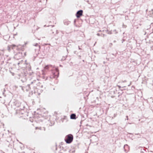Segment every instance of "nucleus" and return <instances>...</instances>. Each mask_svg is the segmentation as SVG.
<instances>
[{"label":"nucleus","mask_w":153,"mask_h":153,"mask_svg":"<svg viewBox=\"0 0 153 153\" xmlns=\"http://www.w3.org/2000/svg\"><path fill=\"white\" fill-rule=\"evenodd\" d=\"M79 50H81V48H79Z\"/></svg>","instance_id":"14"},{"label":"nucleus","mask_w":153,"mask_h":153,"mask_svg":"<svg viewBox=\"0 0 153 153\" xmlns=\"http://www.w3.org/2000/svg\"><path fill=\"white\" fill-rule=\"evenodd\" d=\"M15 47H16L18 48H19L20 47V45H8L7 47V49L9 51H10V49L12 48V49H13V48Z\"/></svg>","instance_id":"4"},{"label":"nucleus","mask_w":153,"mask_h":153,"mask_svg":"<svg viewBox=\"0 0 153 153\" xmlns=\"http://www.w3.org/2000/svg\"><path fill=\"white\" fill-rule=\"evenodd\" d=\"M76 115L75 114H73L71 115V119H76Z\"/></svg>","instance_id":"8"},{"label":"nucleus","mask_w":153,"mask_h":153,"mask_svg":"<svg viewBox=\"0 0 153 153\" xmlns=\"http://www.w3.org/2000/svg\"><path fill=\"white\" fill-rule=\"evenodd\" d=\"M73 136L71 134H69L66 136L65 138V141L67 143H71L73 141Z\"/></svg>","instance_id":"2"},{"label":"nucleus","mask_w":153,"mask_h":153,"mask_svg":"<svg viewBox=\"0 0 153 153\" xmlns=\"http://www.w3.org/2000/svg\"><path fill=\"white\" fill-rule=\"evenodd\" d=\"M83 11L82 10H79L78 11L76 14V16L77 18H79L82 14Z\"/></svg>","instance_id":"5"},{"label":"nucleus","mask_w":153,"mask_h":153,"mask_svg":"<svg viewBox=\"0 0 153 153\" xmlns=\"http://www.w3.org/2000/svg\"><path fill=\"white\" fill-rule=\"evenodd\" d=\"M53 66L51 65H48L46 66L45 67L44 70L42 71V74H45V72H46V70H48L49 68H53Z\"/></svg>","instance_id":"3"},{"label":"nucleus","mask_w":153,"mask_h":153,"mask_svg":"<svg viewBox=\"0 0 153 153\" xmlns=\"http://www.w3.org/2000/svg\"><path fill=\"white\" fill-rule=\"evenodd\" d=\"M117 86L119 87V88H121V86L119 85H117Z\"/></svg>","instance_id":"12"},{"label":"nucleus","mask_w":153,"mask_h":153,"mask_svg":"<svg viewBox=\"0 0 153 153\" xmlns=\"http://www.w3.org/2000/svg\"><path fill=\"white\" fill-rule=\"evenodd\" d=\"M35 46H39V49L40 48V46H39L38 44L37 43L34 45Z\"/></svg>","instance_id":"10"},{"label":"nucleus","mask_w":153,"mask_h":153,"mask_svg":"<svg viewBox=\"0 0 153 153\" xmlns=\"http://www.w3.org/2000/svg\"><path fill=\"white\" fill-rule=\"evenodd\" d=\"M104 36V34H103V36Z\"/></svg>","instance_id":"17"},{"label":"nucleus","mask_w":153,"mask_h":153,"mask_svg":"<svg viewBox=\"0 0 153 153\" xmlns=\"http://www.w3.org/2000/svg\"><path fill=\"white\" fill-rule=\"evenodd\" d=\"M97 35L98 36H100V33H98L97 34Z\"/></svg>","instance_id":"11"},{"label":"nucleus","mask_w":153,"mask_h":153,"mask_svg":"<svg viewBox=\"0 0 153 153\" xmlns=\"http://www.w3.org/2000/svg\"><path fill=\"white\" fill-rule=\"evenodd\" d=\"M4 50H0V56H3L4 55Z\"/></svg>","instance_id":"9"},{"label":"nucleus","mask_w":153,"mask_h":153,"mask_svg":"<svg viewBox=\"0 0 153 153\" xmlns=\"http://www.w3.org/2000/svg\"><path fill=\"white\" fill-rule=\"evenodd\" d=\"M126 117L127 120H128V116H126Z\"/></svg>","instance_id":"13"},{"label":"nucleus","mask_w":153,"mask_h":153,"mask_svg":"<svg viewBox=\"0 0 153 153\" xmlns=\"http://www.w3.org/2000/svg\"><path fill=\"white\" fill-rule=\"evenodd\" d=\"M22 111H21L22 114Z\"/></svg>","instance_id":"16"},{"label":"nucleus","mask_w":153,"mask_h":153,"mask_svg":"<svg viewBox=\"0 0 153 153\" xmlns=\"http://www.w3.org/2000/svg\"><path fill=\"white\" fill-rule=\"evenodd\" d=\"M124 151H125V152H128V151H129V146L127 144L125 145L124 146Z\"/></svg>","instance_id":"7"},{"label":"nucleus","mask_w":153,"mask_h":153,"mask_svg":"<svg viewBox=\"0 0 153 153\" xmlns=\"http://www.w3.org/2000/svg\"><path fill=\"white\" fill-rule=\"evenodd\" d=\"M30 89V86L29 85H27L25 87H22V90L24 91H29Z\"/></svg>","instance_id":"6"},{"label":"nucleus","mask_w":153,"mask_h":153,"mask_svg":"<svg viewBox=\"0 0 153 153\" xmlns=\"http://www.w3.org/2000/svg\"><path fill=\"white\" fill-rule=\"evenodd\" d=\"M52 75L50 76L51 78H56L58 76L59 74L58 69L55 68L53 69L52 70Z\"/></svg>","instance_id":"1"},{"label":"nucleus","mask_w":153,"mask_h":153,"mask_svg":"<svg viewBox=\"0 0 153 153\" xmlns=\"http://www.w3.org/2000/svg\"><path fill=\"white\" fill-rule=\"evenodd\" d=\"M25 114H26V115H27V113H25Z\"/></svg>","instance_id":"15"}]
</instances>
